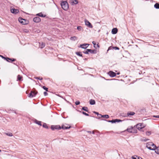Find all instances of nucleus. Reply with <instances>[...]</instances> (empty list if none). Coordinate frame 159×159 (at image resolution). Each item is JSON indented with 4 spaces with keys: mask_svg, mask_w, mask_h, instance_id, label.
<instances>
[{
    "mask_svg": "<svg viewBox=\"0 0 159 159\" xmlns=\"http://www.w3.org/2000/svg\"><path fill=\"white\" fill-rule=\"evenodd\" d=\"M6 134L7 135L9 136H13V134L11 133H6Z\"/></svg>",
    "mask_w": 159,
    "mask_h": 159,
    "instance_id": "c9c22d12",
    "label": "nucleus"
},
{
    "mask_svg": "<svg viewBox=\"0 0 159 159\" xmlns=\"http://www.w3.org/2000/svg\"><path fill=\"white\" fill-rule=\"evenodd\" d=\"M82 113H83V114L84 115L86 116H89V114H88L87 113H86V112H85L83 111H82Z\"/></svg>",
    "mask_w": 159,
    "mask_h": 159,
    "instance_id": "79ce46f5",
    "label": "nucleus"
},
{
    "mask_svg": "<svg viewBox=\"0 0 159 159\" xmlns=\"http://www.w3.org/2000/svg\"><path fill=\"white\" fill-rule=\"evenodd\" d=\"M89 103L90 105H93L95 104V101L94 100L91 99L89 101Z\"/></svg>",
    "mask_w": 159,
    "mask_h": 159,
    "instance_id": "5701e85b",
    "label": "nucleus"
},
{
    "mask_svg": "<svg viewBox=\"0 0 159 159\" xmlns=\"http://www.w3.org/2000/svg\"><path fill=\"white\" fill-rule=\"evenodd\" d=\"M135 112L133 111L128 112L127 113V116H133L135 114Z\"/></svg>",
    "mask_w": 159,
    "mask_h": 159,
    "instance_id": "dca6fc26",
    "label": "nucleus"
},
{
    "mask_svg": "<svg viewBox=\"0 0 159 159\" xmlns=\"http://www.w3.org/2000/svg\"><path fill=\"white\" fill-rule=\"evenodd\" d=\"M70 126H66L64 125H62L61 127V129H70Z\"/></svg>",
    "mask_w": 159,
    "mask_h": 159,
    "instance_id": "412c9836",
    "label": "nucleus"
},
{
    "mask_svg": "<svg viewBox=\"0 0 159 159\" xmlns=\"http://www.w3.org/2000/svg\"><path fill=\"white\" fill-rule=\"evenodd\" d=\"M120 74V72H118V73L116 74H117V75H119Z\"/></svg>",
    "mask_w": 159,
    "mask_h": 159,
    "instance_id": "bf43d9fd",
    "label": "nucleus"
},
{
    "mask_svg": "<svg viewBox=\"0 0 159 159\" xmlns=\"http://www.w3.org/2000/svg\"><path fill=\"white\" fill-rule=\"evenodd\" d=\"M19 22L22 25H26L28 24L29 21L25 19L20 17L18 18Z\"/></svg>",
    "mask_w": 159,
    "mask_h": 159,
    "instance_id": "39448f33",
    "label": "nucleus"
},
{
    "mask_svg": "<svg viewBox=\"0 0 159 159\" xmlns=\"http://www.w3.org/2000/svg\"><path fill=\"white\" fill-rule=\"evenodd\" d=\"M36 16L43 17H44L46 16V15H44L42 13V12L37 14L36 15Z\"/></svg>",
    "mask_w": 159,
    "mask_h": 159,
    "instance_id": "6ab92c4d",
    "label": "nucleus"
},
{
    "mask_svg": "<svg viewBox=\"0 0 159 159\" xmlns=\"http://www.w3.org/2000/svg\"><path fill=\"white\" fill-rule=\"evenodd\" d=\"M80 102L79 101H76L75 102V104L76 105H78L79 104H80Z\"/></svg>",
    "mask_w": 159,
    "mask_h": 159,
    "instance_id": "37998d69",
    "label": "nucleus"
},
{
    "mask_svg": "<svg viewBox=\"0 0 159 159\" xmlns=\"http://www.w3.org/2000/svg\"><path fill=\"white\" fill-rule=\"evenodd\" d=\"M127 114L125 113H120V116H122L123 117H127Z\"/></svg>",
    "mask_w": 159,
    "mask_h": 159,
    "instance_id": "a878e982",
    "label": "nucleus"
},
{
    "mask_svg": "<svg viewBox=\"0 0 159 159\" xmlns=\"http://www.w3.org/2000/svg\"><path fill=\"white\" fill-rule=\"evenodd\" d=\"M141 158H142V157H138L137 159H141Z\"/></svg>",
    "mask_w": 159,
    "mask_h": 159,
    "instance_id": "5fc2aeb1",
    "label": "nucleus"
},
{
    "mask_svg": "<svg viewBox=\"0 0 159 159\" xmlns=\"http://www.w3.org/2000/svg\"><path fill=\"white\" fill-rule=\"evenodd\" d=\"M0 57H1L2 59H5V57H4L3 56L0 55Z\"/></svg>",
    "mask_w": 159,
    "mask_h": 159,
    "instance_id": "603ef678",
    "label": "nucleus"
},
{
    "mask_svg": "<svg viewBox=\"0 0 159 159\" xmlns=\"http://www.w3.org/2000/svg\"><path fill=\"white\" fill-rule=\"evenodd\" d=\"M134 127L131 126L130 128H128L127 129V130L129 132L131 133H134L135 132L133 131L134 130Z\"/></svg>",
    "mask_w": 159,
    "mask_h": 159,
    "instance_id": "ddd939ff",
    "label": "nucleus"
},
{
    "mask_svg": "<svg viewBox=\"0 0 159 159\" xmlns=\"http://www.w3.org/2000/svg\"><path fill=\"white\" fill-rule=\"evenodd\" d=\"M108 74L109 75V76L112 77H113L116 76V74L114 72L112 71H110L108 73Z\"/></svg>",
    "mask_w": 159,
    "mask_h": 159,
    "instance_id": "0eeeda50",
    "label": "nucleus"
},
{
    "mask_svg": "<svg viewBox=\"0 0 159 159\" xmlns=\"http://www.w3.org/2000/svg\"><path fill=\"white\" fill-rule=\"evenodd\" d=\"M51 129L53 130H54L55 129L59 130L61 129V127L59 125H51Z\"/></svg>",
    "mask_w": 159,
    "mask_h": 159,
    "instance_id": "423d86ee",
    "label": "nucleus"
},
{
    "mask_svg": "<svg viewBox=\"0 0 159 159\" xmlns=\"http://www.w3.org/2000/svg\"><path fill=\"white\" fill-rule=\"evenodd\" d=\"M141 159H143L142 158H141Z\"/></svg>",
    "mask_w": 159,
    "mask_h": 159,
    "instance_id": "0e129e2a",
    "label": "nucleus"
},
{
    "mask_svg": "<svg viewBox=\"0 0 159 159\" xmlns=\"http://www.w3.org/2000/svg\"><path fill=\"white\" fill-rule=\"evenodd\" d=\"M1 150H0V152H1Z\"/></svg>",
    "mask_w": 159,
    "mask_h": 159,
    "instance_id": "e2e57ef3",
    "label": "nucleus"
},
{
    "mask_svg": "<svg viewBox=\"0 0 159 159\" xmlns=\"http://www.w3.org/2000/svg\"><path fill=\"white\" fill-rule=\"evenodd\" d=\"M154 150H155V152L156 153L159 154V146L157 147L156 146V147L154 148Z\"/></svg>",
    "mask_w": 159,
    "mask_h": 159,
    "instance_id": "a211bd4d",
    "label": "nucleus"
},
{
    "mask_svg": "<svg viewBox=\"0 0 159 159\" xmlns=\"http://www.w3.org/2000/svg\"><path fill=\"white\" fill-rule=\"evenodd\" d=\"M94 133H95L94 131H92V134H94Z\"/></svg>",
    "mask_w": 159,
    "mask_h": 159,
    "instance_id": "052dcab7",
    "label": "nucleus"
},
{
    "mask_svg": "<svg viewBox=\"0 0 159 159\" xmlns=\"http://www.w3.org/2000/svg\"><path fill=\"white\" fill-rule=\"evenodd\" d=\"M111 49H113V47H112L111 46L109 47L107 50V52L109 50Z\"/></svg>",
    "mask_w": 159,
    "mask_h": 159,
    "instance_id": "ea45409f",
    "label": "nucleus"
},
{
    "mask_svg": "<svg viewBox=\"0 0 159 159\" xmlns=\"http://www.w3.org/2000/svg\"><path fill=\"white\" fill-rule=\"evenodd\" d=\"M143 139L142 140L143 141H144V142H146L147 141L149 140V139H146V138H143Z\"/></svg>",
    "mask_w": 159,
    "mask_h": 159,
    "instance_id": "49530a36",
    "label": "nucleus"
},
{
    "mask_svg": "<svg viewBox=\"0 0 159 159\" xmlns=\"http://www.w3.org/2000/svg\"><path fill=\"white\" fill-rule=\"evenodd\" d=\"M37 93L38 92L35 88H34L28 95V96L29 98H33V97H35Z\"/></svg>",
    "mask_w": 159,
    "mask_h": 159,
    "instance_id": "7ed1b4c3",
    "label": "nucleus"
},
{
    "mask_svg": "<svg viewBox=\"0 0 159 159\" xmlns=\"http://www.w3.org/2000/svg\"><path fill=\"white\" fill-rule=\"evenodd\" d=\"M78 56H79L80 57H83V56H82V52H76L75 53Z\"/></svg>",
    "mask_w": 159,
    "mask_h": 159,
    "instance_id": "b1692460",
    "label": "nucleus"
},
{
    "mask_svg": "<svg viewBox=\"0 0 159 159\" xmlns=\"http://www.w3.org/2000/svg\"><path fill=\"white\" fill-rule=\"evenodd\" d=\"M24 31L26 32H28V30L27 29H25L24 30Z\"/></svg>",
    "mask_w": 159,
    "mask_h": 159,
    "instance_id": "864d4df0",
    "label": "nucleus"
},
{
    "mask_svg": "<svg viewBox=\"0 0 159 159\" xmlns=\"http://www.w3.org/2000/svg\"><path fill=\"white\" fill-rule=\"evenodd\" d=\"M39 47L41 48H43L45 46V43H44L42 42L41 43H39Z\"/></svg>",
    "mask_w": 159,
    "mask_h": 159,
    "instance_id": "f3484780",
    "label": "nucleus"
},
{
    "mask_svg": "<svg viewBox=\"0 0 159 159\" xmlns=\"http://www.w3.org/2000/svg\"><path fill=\"white\" fill-rule=\"evenodd\" d=\"M70 39L72 40L75 41L77 40V38L75 36L71 37Z\"/></svg>",
    "mask_w": 159,
    "mask_h": 159,
    "instance_id": "cd10ccee",
    "label": "nucleus"
},
{
    "mask_svg": "<svg viewBox=\"0 0 159 159\" xmlns=\"http://www.w3.org/2000/svg\"><path fill=\"white\" fill-rule=\"evenodd\" d=\"M89 52L92 54H96L97 53V51L96 50H92L91 49H89Z\"/></svg>",
    "mask_w": 159,
    "mask_h": 159,
    "instance_id": "2eb2a0df",
    "label": "nucleus"
},
{
    "mask_svg": "<svg viewBox=\"0 0 159 159\" xmlns=\"http://www.w3.org/2000/svg\"><path fill=\"white\" fill-rule=\"evenodd\" d=\"M87 132L89 133H91V131H87Z\"/></svg>",
    "mask_w": 159,
    "mask_h": 159,
    "instance_id": "4d7b16f0",
    "label": "nucleus"
},
{
    "mask_svg": "<svg viewBox=\"0 0 159 159\" xmlns=\"http://www.w3.org/2000/svg\"><path fill=\"white\" fill-rule=\"evenodd\" d=\"M92 43L94 47L96 48H97V46H96V43L95 41H93Z\"/></svg>",
    "mask_w": 159,
    "mask_h": 159,
    "instance_id": "e433bc0d",
    "label": "nucleus"
},
{
    "mask_svg": "<svg viewBox=\"0 0 159 159\" xmlns=\"http://www.w3.org/2000/svg\"><path fill=\"white\" fill-rule=\"evenodd\" d=\"M85 23V25H86L88 26L90 28H92L93 26L87 20H85L84 21Z\"/></svg>",
    "mask_w": 159,
    "mask_h": 159,
    "instance_id": "6e6552de",
    "label": "nucleus"
},
{
    "mask_svg": "<svg viewBox=\"0 0 159 159\" xmlns=\"http://www.w3.org/2000/svg\"><path fill=\"white\" fill-rule=\"evenodd\" d=\"M89 49H87L85 51L83 52L86 54H89V52L88 51Z\"/></svg>",
    "mask_w": 159,
    "mask_h": 159,
    "instance_id": "473e14b6",
    "label": "nucleus"
},
{
    "mask_svg": "<svg viewBox=\"0 0 159 159\" xmlns=\"http://www.w3.org/2000/svg\"><path fill=\"white\" fill-rule=\"evenodd\" d=\"M101 120H105V121H107L108 122H111L112 123H116V122H122L123 121L122 120H121L119 119H112L111 120H106L105 119H102Z\"/></svg>",
    "mask_w": 159,
    "mask_h": 159,
    "instance_id": "20e7f679",
    "label": "nucleus"
},
{
    "mask_svg": "<svg viewBox=\"0 0 159 159\" xmlns=\"http://www.w3.org/2000/svg\"><path fill=\"white\" fill-rule=\"evenodd\" d=\"M42 87L44 90H45L46 91H48V88L45 86H42Z\"/></svg>",
    "mask_w": 159,
    "mask_h": 159,
    "instance_id": "72a5a7b5",
    "label": "nucleus"
},
{
    "mask_svg": "<svg viewBox=\"0 0 159 159\" xmlns=\"http://www.w3.org/2000/svg\"><path fill=\"white\" fill-rule=\"evenodd\" d=\"M34 78L40 80H43V78L42 77L40 78V77H34Z\"/></svg>",
    "mask_w": 159,
    "mask_h": 159,
    "instance_id": "4c0bfd02",
    "label": "nucleus"
},
{
    "mask_svg": "<svg viewBox=\"0 0 159 159\" xmlns=\"http://www.w3.org/2000/svg\"><path fill=\"white\" fill-rule=\"evenodd\" d=\"M97 47H99V46L98 45V44L97 45Z\"/></svg>",
    "mask_w": 159,
    "mask_h": 159,
    "instance_id": "13d9d810",
    "label": "nucleus"
},
{
    "mask_svg": "<svg viewBox=\"0 0 159 159\" xmlns=\"http://www.w3.org/2000/svg\"><path fill=\"white\" fill-rule=\"evenodd\" d=\"M40 30H37V33H39L40 32Z\"/></svg>",
    "mask_w": 159,
    "mask_h": 159,
    "instance_id": "6e6d98bb",
    "label": "nucleus"
},
{
    "mask_svg": "<svg viewBox=\"0 0 159 159\" xmlns=\"http://www.w3.org/2000/svg\"><path fill=\"white\" fill-rule=\"evenodd\" d=\"M93 112L95 114L97 115L98 116V115L99 114L98 112H97L96 111H94Z\"/></svg>",
    "mask_w": 159,
    "mask_h": 159,
    "instance_id": "3c124183",
    "label": "nucleus"
},
{
    "mask_svg": "<svg viewBox=\"0 0 159 159\" xmlns=\"http://www.w3.org/2000/svg\"><path fill=\"white\" fill-rule=\"evenodd\" d=\"M146 147L150 150H154L156 146L152 142H149L146 143Z\"/></svg>",
    "mask_w": 159,
    "mask_h": 159,
    "instance_id": "f03ea898",
    "label": "nucleus"
},
{
    "mask_svg": "<svg viewBox=\"0 0 159 159\" xmlns=\"http://www.w3.org/2000/svg\"><path fill=\"white\" fill-rule=\"evenodd\" d=\"M9 60H10L12 62L14 61H16V59L14 58H9Z\"/></svg>",
    "mask_w": 159,
    "mask_h": 159,
    "instance_id": "a19ab883",
    "label": "nucleus"
},
{
    "mask_svg": "<svg viewBox=\"0 0 159 159\" xmlns=\"http://www.w3.org/2000/svg\"><path fill=\"white\" fill-rule=\"evenodd\" d=\"M89 44L87 43H84L83 44H81L80 46V47L82 48L86 49L88 46H89Z\"/></svg>",
    "mask_w": 159,
    "mask_h": 159,
    "instance_id": "f8f14e48",
    "label": "nucleus"
},
{
    "mask_svg": "<svg viewBox=\"0 0 159 159\" xmlns=\"http://www.w3.org/2000/svg\"><path fill=\"white\" fill-rule=\"evenodd\" d=\"M118 32V30L117 28H113L111 31V33L113 34H115L117 33Z\"/></svg>",
    "mask_w": 159,
    "mask_h": 159,
    "instance_id": "4468645a",
    "label": "nucleus"
},
{
    "mask_svg": "<svg viewBox=\"0 0 159 159\" xmlns=\"http://www.w3.org/2000/svg\"><path fill=\"white\" fill-rule=\"evenodd\" d=\"M154 7L157 9H159V3H156L154 5Z\"/></svg>",
    "mask_w": 159,
    "mask_h": 159,
    "instance_id": "393cba45",
    "label": "nucleus"
},
{
    "mask_svg": "<svg viewBox=\"0 0 159 159\" xmlns=\"http://www.w3.org/2000/svg\"><path fill=\"white\" fill-rule=\"evenodd\" d=\"M152 117L154 118H159V115H154Z\"/></svg>",
    "mask_w": 159,
    "mask_h": 159,
    "instance_id": "09e8293b",
    "label": "nucleus"
},
{
    "mask_svg": "<svg viewBox=\"0 0 159 159\" xmlns=\"http://www.w3.org/2000/svg\"><path fill=\"white\" fill-rule=\"evenodd\" d=\"M84 59L85 60H87V59L86 58H84Z\"/></svg>",
    "mask_w": 159,
    "mask_h": 159,
    "instance_id": "680f3d73",
    "label": "nucleus"
},
{
    "mask_svg": "<svg viewBox=\"0 0 159 159\" xmlns=\"http://www.w3.org/2000/svg\"><path fill=\"white\" fill-rule=\"evenodd\" d=\"M71 3L72 5L77 4L78 3V0H71Z\"/></svg>",
    "mask_w": 159,
    "mask_h": 159,
    "instance_id": "aec40b11",
    "label": "nucleus"
},
{
    "mask_svg": "<svg viewBox=\"0 0 159 159\" xmlns=\"http://www.w3.org/2000/svg\"><path fill=\"white\" fill-rule=\"evenodd\" d=\"M33 21L36 23H39L41 21L40 18L38 16L35 17L33 19Z\"/></svg>",
    "mask_w": 159,
    "mask_h": 159,
    "instance_id": "9d476101",
    "label": "nucleus"
},
{
    "mask_svg": "<svg viewBox=\"0 0 159 159\" xmlns=\"http://www.w3.org/2000/svg\"><path fill=\"white\" fill-rule=\"evenodd\" d=\"M82 109L84 111H85L87 112H88L89 111V110L88 109V108L87 107H83L82 108Z\"/></svg>",
    "mask_w": 159,
    "mask_h": 159,
    "instance_id": "bb28decb",
    "label": "nucleus"
},
{
    "mask_svg": "<svg viewBox=\"0 0 159 159\" xmlns=\"http://www.w3.org/2000/svg\"><path fill=\"white\" fill-rule=\"evenodd\" d=\"M101 116H102L103 118H105L106 119H108L109 117V115H103Z\"/></svg>",
    "mask_w": 159,
    "mask_h": 159,
    "instance_id": "c85d7f7f",
    "label": "nucleus"
},
{
    "mask_svg": "<svg viewBox=\"0 0 159 159\" xmlns=\"http://www.w3.org/2000/svg\"><path fill=\"white\" fill-rule=\"evenodd\" d=\"M101 116H102V115L101 114H99L98 115V118L99 119L101 118H102V117Z\"/></svg>",
    "mask_w": 159,
    "mask_h": 159,
    "instance_id": "c03bdc74",
    "label": "nucleus"
},
{
    "mask_svg": "<svg viewBox=\"0 0 159 159\" xmlns=\"http://www.w3.org/2000/svg\"><path fill=\"white\" fill-rule=\"evenodd\" d=\"M34 122L36 124L38 125H42V122L41 121H38L37 120H35Z\"/></svg>",
    "mask_w": 159,
    "mask_h": 159,
    "instance_id": "4be33fe9",
    "label": "nucleus"
},
{
    "mask_svg": "<svg viewBox=\"0 0 159 159\" xmlns=\"http://www.w3.org/2000/svg\"><path fill=\"white\" fill-rule=\"evenodd\" d=\"M143 123H139L136 125V128L139 130H140L142 128L144 127L143 125Z\"/></svg>",
    "mask_w": 159,
    "mask_h": 159,
    "instance_id": "1a4fd4ad",
    "label": "nucleus"
},
{
    "mask_svg": "<svg viewBox=\"0 0 159 159\" xmlns=\"http://www.w3.org/2000/svg\"><path fill=\"white\" fill-rule=\"evenodd\" d=\"M146 134L147 135L149 136L151 134V131H147L146 132Z\"/></svg>",
    "mask_w": 159,
    "mask_h": 159,
    "instance_id": "f704fd0d",
    "label": "nucleus"
},
{
    "mask_svg": "<svg viewBox=\"0 0 159 159\" xmlns=\"http://www.w3.org/2000/svg\"><path fill=\"white\" fill-rule=\"evenodd\" d=\"M138 156L136 155L132 156L131 157L132 159H137Z\"/></svg>",
    "mask_w": 159,
    "mask_h": 159,
    "instance_id": "58836bf2",
    "label": "nucleus"
},
{
    "mask_svg": "<svg viewBox=\"0 0 159 159\" xmlns=\"http://www.w3.org/2000/svg\"><path fill=\"white\" fill-rule=\"evenodd\" d=\"M113 49H115V50H119V48L117 47H113Z\"/></svg>",
    "mask_w": 159,
    "mask_h": 159,
    "instance_id": "a18cd8bd",
    "label": "nucleus"
},
{
    "mask_svg": "<svg viewBox=\"0 0 159 159\" xmlns=\"http://www.w3.org/2000/svg\"><path fill=\"white\" fill-rule=\"evenodd\" d=\"M11 12L15 14H16L19 12V11L18 9L15 8H12L11 9Z\"/></svg>",
    "mask_w": 159,
    "mask_h": 159,
    "instance_id": "9b49d317",
    "label": "nucleus"
},
{
    "mask_svg": "<svg viewBox=\"0 0 159 159\" xmlns=\"http://www.w3.org/2000/svg\"><path fill=\"white\" fill-rule=\"evenodd\" d=\"M22 78V76H20V75H18L17 77V80L19 81H20L21 80Z\"/></svg>",
    "mask_w": 159,
    "mask_h": 159,
    "instance_id": "c756f323",
    "label": "nucleus"
},
{
    "mask_svg": "<svg viewBox=\"0 0 159 159\" xmlns=\"http://www.w3.org/2000/svg\"><path fill=\"white\" fill-rule=\"evenodd\" d=\"M77 29L79 31H81L82 30V28L81 26H78L77 27Z\"/></svg>",
    "mask_w": 159,
    "mask_h": 159,
    "instance_id": "2f4dec72",
    "label": "nucleus"
},
{
    "mask_svg": "<svg viewBox=\"0 0 159 159\" xmlns=\"http://www.w3.org/2000/svg\"><path fill=\"white\" fill-rule=\"evenodd\" d=\"M43 127L47 129L48 128V126H47V124L45 123H43Z\"/></svg>",
    "mask_w": 159,
    "mask_h": 159,
    "instance_id": "7c9ffc66",
    "label": "nucleus"
},
{
    "mask_svg": "<svg viewBox=\"0 0 159 159\" xmlns=\"http://www.w3.org/2000/svg\"><path fill=\"white\" fill-rule=\"evenodd\" d=\"M9 59V58L8 57H5V58L4 60H6L8 62H10V61H8Z\"/></svg>",
    "mask_w": 159,
    "mask_h": 159,
    "instance_id": "de8ad7c7",
    "label": "nucleus"
},
{
    "mask_svg": "<svg viewBox=\"0 0 159 159\" xmlns=\"http://www.w3.org/2000/svg\"><path fill=\"white\" fill-rule=\"evenodd\" d=\"M43 94L45 96H46L48 95V93L46 91L44 92Z\"/></svg>",
    "mask_w": 159,
    "mask_h": 159,
    "instance_id": "8fccbe9b",
    "label": "nucleus"
},
{
    "mask_svg": "<svg viewBox=\"0 0 159 159\" xmlns=\"http://www.w3.org/2000/svg\"><path fill=\"white\" fill-rule=\"evenodd\" d=\"M61 5L62 8L65 11H67L69 8L68 4L66 1H63L61 3Z\"/></svg>",
    "mask_w": 159,
    "mask_h": 159,
    "instance_id": "f257e3e1",
    "label": "nucleus"
}]
</instances>
